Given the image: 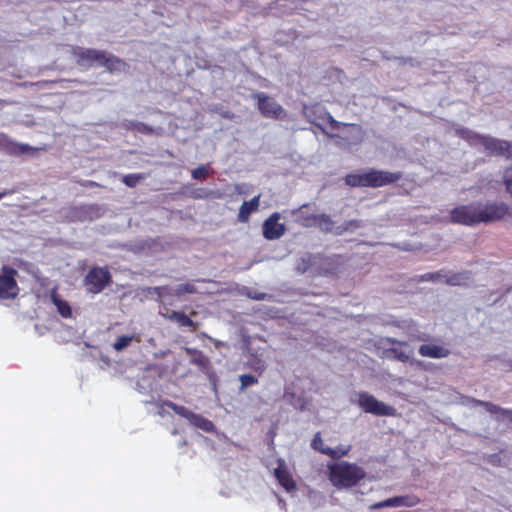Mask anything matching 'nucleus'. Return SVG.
<instances>
[{"mask_svg":"<svg viewBox=\"0 0 512 512\" xmlns=\"http://www.w3.org/2000/svg\"><path fill=\"white\" fill-rule=\"evenodd\" d=\"M100 66L105 67L109 72L122 71L126 67V62L105 51V57Z\"/></svg>","mask_w":512,"mask_h":512,"instance_id":"5701e85b","label":"nucleus"},{"mask_svg":"<svg viewBox=\"0 0 512 512\" xmlns=\"http://www.w3.org/2000/svg\"><path fill=\"white\" fill-rule=\"evenodd\" d=\"M502 179L506 192L512 198V164L504 169Z\"/></svg>","mask_w":512,"mask_h":512,"instance_id":"bb28decb","label":"nucleus"},{"mask_svg":"<svg viewBox=\"0 0 512 512\" xmlns=\"http://www.w3.org/2000/svg\"><path fill=\"white\" fill-rule=\"evenodd\" d=\"M472 402H473L474 406H482L486 409V411H488L491 414H497L500 411H502V409L498 405L493 404L491 402L477 400V399H472Z\"/></svg>","mask_w":512,"mask_h":512,"instance_id":"c756f323","label":"nucleus"},{"mask_svg":"<svg viewBox=\"0 0 512 512\" xmlns=\"http://www.w3.org/2000/svg\"><path fill=\"white\" fill-rule=\"evenodd\" d=\"M127 129L136 131L142 134L146 135H160L162 133V128H154L152 126H149L146 123L139 122V121H131L127 124Z\"/></svg>","mask_w":512,"mask_h":512,"instance_id":"b1692460","label":"nucleus"},{"mask_svg":"<svg viewBox=\"0 0 512 512\" xmlns=\"http://www.w3.org/2000/svg\"><path fill=\"white\" fill-rule=\"evenodd\" d=\"M418 353L422 357L441 359L448 357L450 355V350L443 345L429 343L421 345L418 349Z\"/></svg>","mask_w":512,"mask_h":512,"instance_id":"6ab92c4d","label":"nucleus"},{"mask_svg":"<svg viewBox=\"0 0 512 512\" xmlns=\"http://www.w3.org/2000/svg\"><path fill=\"white\" fill-rule=\"evenodd\" d=\"M398 498L402 502L401 506H405V507H413L420 503V499L415 495L398 496Z\"/></svg>","mask_w":512,"mask_h":512,"instance_id":"72a5a7b5","label":"nucleus"},{"mask_svg":"<svg viewBox=\"0 0 512 512\" xmlns=\"http://www.w3.org/2000/svg\"><path fill=\"white\" fill-rule=\"evenodd\" d=\"M508 216L512 217V211H511V210H510V212H509V215H508Z\"/></svg>","mask_w":512,"mask_h":512,"instance_id":"a19ab883","label":"nucleus"},{"mask_svg":"<svg viewBox=\"0 0 512 512\" xmlns=\"http://www.w3.org/2000/svg\"><path fill=\"white\" fill-rule=\"evenodd\" d=\"M164 317L169 321L176 322L180 327L190 328L191 332H196L198 329V323L194 322L184 312L171 311L170 313L165 314Z\"/></svg>","mask_w":512,"mask_h":512,"instance_id":"4be33fe9","label":"nucleus"},{"mask_svg":"<svg viewBox=\"0 0 512 512\" xmlns=\"http://www.w3.org/2000/svg\"><path fill=\"white\" fill-rule=\"evenodd\" d=\"M311 448L321 454L329 456L332 459H340L347 456L352 447L351 445L338 446L337 448L328 447L324 444L321 432H317L311 441Z\"/></svg>","mask_w":512,"mask_h":512,"instance_id":"9b49d317","label":"nucleus"},{"mask_svg":"<svg viewBox=\"0 0 512 512\" xmlns=\"http://www.w3.org/2000/svg\"><path fill=\"white\" fill-rule=\"evenodd\" d=\"M112 281L111 273L108 267L94 266L90 268L83 279V285L91 294H98L104 290Z\"/></svg>","mask_w":512,"mask_h":512,"instance_id":"39448f33","label":"nucleus"},{"mask_svg":"<svg viewBox=\"0 0 512 512\" xmlns=\"http://www.w3.org/2000/svg\"><path fill=\"white\" fill-rule=\"evenodd\" d=\"M51 302L55 305L57 312L62 318L69 319L72 317V308L68 301L63 300L59 293L58 288L55 286L50 291Z\"/></svg>","mask_w":512,"mask_h":512,"instance_id":"aec40b11","label":"nucleus"},{"mask_svg":"<svg viewBox=\"0 0 512 512\" xmlns=\"http://www.w3.org/2000/svg\"><path fill=\"white\" fill-rule=\"evenodd\" d=\"M277 464L278 466L274 469L273 474L279 485L283 487L287 492L296 490V481L293 479V476L287 467L285 460L279 458L277 460Z\"/></svg>","mask_w":512,"mask_h":512,"instance_id":"2eb2a0df","label":"nucleus"},{"mask_svg":"<svg viewBox=\"0 0 512 512\" xmlns=\"http://www.w3.org/2000/svg\"><path fill=\"white\" fill-rule=\"evenodd\" d=\"M304 115L312 125L316 126L318 129L322 131V133L330 137H335V135L329 134L326 128H329L331 131H336L341 126L349 125L335 120L333 116L323 106L319 104L310 107H305Z\"/></svg>","mask_w":512,"mask_h":512,"instance_id":"20e7f679","label":"nucleus"},{"mask_svg":"<svg viewBox=\"0 0 512 512\" xmlns=\"http://www.w3.org/2000/svg\"><path fill=\"white\" fill-rule=\"evenodd\" d=\"M389 342L392 344L406 345L405 342L397 341L395 339H389Z\"/></svg>","mask_w":512,"mask_h":512,"instance_id":"58836bf2","label":"nucleus"},{"mask_svg":"<svg viewBox=\"0 0 512 512\" xmlns=\"http://www.w3.org/2000/svg\"><path fill=\"white\" fill-rule=\"evenodd\" d=\"M0 150L12 156H20L28 152L35 151L36 148H33L28 144L14 142L6 134L0 132Z\"/></svg>","mask_w":512,"mask_h":512,"instance_id":"dca6fc26","label":"nucleus"},{"mask_svg":"<svg viewBox=\"0 0 512 512\" xmlns=\"http://www.w3.org/2000/svg\"><path fill=\"white\" fill-rule=\"evenodd\" d=\"M12 193V191H3V192H0V200L5 197L7 194H10Z\"/></svg>","mask_w":512,"mask_h":512,"instance_id":"ea45409f","label":"nucleus"},{"mask_svg":"<svg viewBox=\"0 0 512 512\" xmlns=\"http://www.w3.org/2000/svg\"><path fill=\"white\" fill-rule=\"evenodd\" d=\"M81 185L86 188L101 187V185L93 180H85L81 182Z\"/></svg>","mask_w":512,"mask_h":512,"instance_id":"4c0bfd02","label":"nucleus"},{"mask_svg":"<svg viewBox=\"0 0 512 512\" xmlns=\"http://www.w3.org/2000/svg\"><path fill=\"white\" fill-rule=\"evenodd\" d=\"M327 477L336 489H350L365 479L366 471L358 464L349 461L329 462Z\"/></svg>","mask_w":512,"mask_h":512,"instance_id":"f03ea898","label":"nucleus"},{"mask_svg":"<svg viewBox=\"0 0 512 512\" xmlns=\"http://www.w3.org/2000/svg\"><path fill=\"white\" fill-rule=\"evenodd\" d=\"M250 367L259 374H262L265 370V363L259 358H254L252 363H250Z\"/></svg>","mask_w":512,"mask_h":512,"instance_id":"c9c22d12","label":"nucleus"},{"mask_svg":"<svg viewBox=\"0 0 512 512\" xmlns=\"http://www.w3.org/2000/svg\"><path fill=\"white\" fill-rule=\"evenodd\" d=\"M302 225L305 227L316 226L324 232H334V222L331 217L325 213L312 214L304 218Z\"/></svg>","mask_w":512,"mask_h":512,"instance_id":"f3484780","label":"nucleus"},{"mask_svg":"<svg viewBox=\"0 0 512 512\" xmlns=\"http://www.w3.org/2000/svg\"><path fill=\"white\" fill-rule=\"evenodd\" d=\"M146 178L145 173H132L122 176L121 181L130 188H135L138 183Z\"/></svg>","mask_w":512,"mask_h":512,"instance_id":"393cba45","label":"nucleus"},{"mask_svg":"<svg viewBox=\"0 0 512 512\" xmlns=\"http://www.w3.org/2000/svg\"><path fill=\"white\" fill-rule=\"evenodd\" d=\"M260 206V194L254 196L250 201H244L239 208L238 221L240 223H247L250 215L256 212Z\"/></svg>","mask_w":512,"mask_h":512,"instance_id":"412c9836","label":"nucleus"},{"mask_svg":"<svg viewBox=\"0 0 512 512\" xmlns=\"http://www.w3.org/2000/svg\"><path fill=\"white\" fill-rule=\"evenodd\" d=\"M240 390L243 391L247 387L258 383V378L251 374H242L239 376Z\"/></svg>","mask_w":512,"mask_h":512,"instance_id":"7c9ffc66","label":"nucleus"},{"mask_svg":"<svg viewBox=\"0 0 512 512\" xmlns=\"http://www.w3.org/2000/svg\"><path fill=\"white\" fill-rule=\"evenodd\" d=\"M165 405L170 408L171 410H173L177 415L179 416H182L186 419H189V420H193L195 419L196 422L195 424L197 426H200L206 430H209L208 426H212V423L196 414H194L193 412H191L190 410H188L186 407L184 406H181V405H177L171 401H167L165 402Z\"/></svg>","mask_w":512,"mask_h":512,"instance_id":"a211bd4d","label":"nucleus"},{"mask_svg":"<svg viewBox=\"0 0 512 512\" xmlns=\"http://www.w3.org/2000/svg\"><path fill=\"white\" fill-rule=\"evenodd\" d=\"M72 54L76 58L77 65L89 67L94 64L100 66L102 59L105 57L104 50H97L93 48L75 47L72 50Z\"/></svg>","mask_w":512,"mask_h":512,"instance_id":"9d476101","label":"nucleus"},{"mask_svg":"<svg viewBox=\"0 0 512 512\" xmlns=\"http://www.w3.org/2000/svg\"><path fill=\"white\" fill-rule=\"evenodd\" d=\"M510 206L503 201L470 202L458 205L450 211V222L464 226H476L504 220Z\"/></svg>","mask_w":512,"mask_h":512,"instance_id":"f257e3e1","label":"nucleus"},{"mask_svg":"<svg viewBox=\"0 0 512 512\" xmlns=\"http://www.w3.org/2000/svg\"><path fill=\"white\" fill-rule=\"evenodd\" d=\"M18 272L16 269L3 265L0 272V298L14 299L19 293V287L16 281Z\"/></svg>","mask_w":512,"mask_h":512,"instance_id":"6e6552de","label":"nucleus"},{"mask_svg":"<svg viewBox=\"0 0 512 512\" xmlns=\"http://www.w3.org/2000/svg\"><path fill=\"white\" fill-rule=\"evenodd\" d=\"M252 98L256 101L259 112L265 118L279 119L285 114L283 107L264 92L254 93Z\"/></svg>","mask_w":512,"mask_h":512,"instance_id":"0eeeda50","label":"nucleus"},{"mask_svg":"<svg viewBox=\"0 0 512 512\" xmlns=\"http://www.w3.org/2000/svg\"><path fill=\"white\" fill-rule=\"evenodd\" d=\"M442 277L445 278V283L450 286H464L470 282L471 272L463 271L450 273L449 275H442L440 272L427 273L422 276V280L436 281Z\"/></svg>","mask_w":512,"mask_h":512,"instance_id":"ddd939ff","label":"nucleus"},{"mask_svg":"<svg viewBox=\"0 0 512 512\" xmlns=\"http://www.w3.org/2000/svg\"><path fill=\"white\" fill-rule=\"evenodd\" d=\"M1 102H2V101L0 100V103H1Z\"/></svg>","mask_w":512,"mask_h":512,"instance_id":"79ce46f5","label":"nucleus"},{"mask_svg":"<svg viewBox=\"0 0 512 512\" xmlns=\"http://www.w3.org/2000/svg\"><path fill=\"white\" fill-rule=\"evenodd\" d=\"M185 352L190 356V362L199 367L208 376L213 386L216 387L217 374L211 367L210 359L201 350L196 348L186 347Z\"/></svg>","mask_w":512,"mask_h":512,"instance_id":"1a4fd4ad","label":"nucleus"},{"mask_svg":"<svg viewBox=\"0 0 512 512\" xmlns=\"http://www.w3.org/2000/svg\"><path fill=\"white\" fill-rule=\"evenodd\" d=\"M501 156L505 157L508 160L512 159V142L508 141V147L504 152H502Z\"/></svg>","mask_w":512,"mask_h":512,"instance_id":"e433bc0d","label":"nucleus"},{"mask_svg":"<svg viewBox=\"0 0 512 512\" xmlns=\"http://www.w3.org/2000/svg\"><path fill=\"white\" fill-rule=\"evenodd\" d=\"M207 176H208V169L204 165H201L192 171V177L194 179H197V180L205 179Z\"/></svg>","mask_w":512,"mask_h":512,"instance_id":"f704fd0d","label":"nucleus"},{"mask_svg":"<svg viewBox=\"0 0 512 512\" xmlns=\"http://www.w3.org/2000/svg\"><path fill=\"white\" fill-rule=\"evenodd\" d=\"M401 500L398 498V496L391 497L388 499H385L381 502H378L374 504V508H383V507H399L401 506Z\"/></svg>","mask_w":512,"mask_h":512,"instance_id":"2f4dec72","label":"nucleus"},{"mask_svg":"<svg viewBox=\"0 0 512 512\" xmlns=\"http://www.w3.org/2000/svg\"><path fill=\"white\" fill-rule=\"evenodd\" d=\"M196 292H197V289L194 284L184 283V284H180L176 287L174 295L177 297H180L184 294H193Z\"/></svg>","mask_w":512,"mask_h":512,"instance_id":"c85d7f7f","label":"nucleus"},{"mask_svg":"<svg viewBox=\"0 0 512 512\" xmlns=\"http://www.w3.org/2000/svg\"><path fill=\"white\" fill-rule=\"evenodd\" d=\"M134 336L133 335H121L119 336L116 341L113 343V348L116 351H121L128 347L130 343L132 342Z\"/></svg>","mask_w":512,"mask_h":512,"instance_id":"cd10ccee","label":"nucleus"},{"mask_svg":"<svg viewBox=\"0 0 512 512\" xmlns=\"http://www.w3.org/2000/svg\"><path fill=\"white\" fill-rule=\"evenodd\" d=\"M403 177L401 172H390L377 169H367L362 173H349L344 182L349 187L378 188L396 183Z\"/></svg>","mask_w":512,"mask_h":512,"instance_id":"7ed1b4c3","label":"nucleus"},{"mask_svg":"<svg viewBox=\"0 0 512 512\" xmlns=\"http://www.w3.org/2000/svg\"><path fill=\"white\" fill-rule=\"evenodd\" d=\"M281 214L279 212L272 213L262 225V233L267 240H276L281 238L286 231L283 223H280Z\"/></svg>","mask_w":512,"mask_h":512,"instance_id":"f8f14e48","label":"nucleus"},{"mask_svg":"<svg viewBox=\"0 0 512 512\" xmlns=\"http://www.w3.org/2000/svg\"><path fill=\"white\" fill-rule=\"evenodd\" d=\"M471 139L477 140L489 154L495 156H501L502 152L508 147L507 140H501L487 135L473 133Z\"/></svg>","mask_w":512,"mask_h":512,"instance_id":"4468645a","label":"nucleus"},{"mask_svg":"<svg viewBox=\"0 0 512 512\" xmlns=\"http://www.w3.org/2000/svg\"><path fill=\"white\" fill-rule=\"evenodd\" d=\"M387 352L392 356L393 359H396V360L404 362V363L409 361V355L401 349L390 348V349H388Z\"/></svg>","mask_w":512,"mask_h":512,"instance_id":"473e14b6","label":"nucleus"},{"mask_svg":"<svg viewBox=\"0 0 512 512\" xmlns=\"http://www.w3.org/2000/svg\"><path fill=\"white\" fill-rule=\"evenodd\" d=\"M361 226V221L357 219L345 221L341 226L336 227L334 233L341 235L346 231L358 229Z\"/></svg>","mask_w":512,"mask_h":512,"instance_id":"a878e982","label":"nucleus"},{"mask_svg":"<svg viewBox=\"0 0 512 512\" xmlns=\"http://www.w3.org/2000/svg\"><path fill=\"white\" fill-rule=\"evenodd\" d=\"M358 405L366 413L376 416H395L396 409L384 402L377 400L373 395L367 392L358 393Z\"/></svg>","mask_w":512,"mask_h":512,"instance_id":"423d86ee","label":"nucleus"}]
</instances>
